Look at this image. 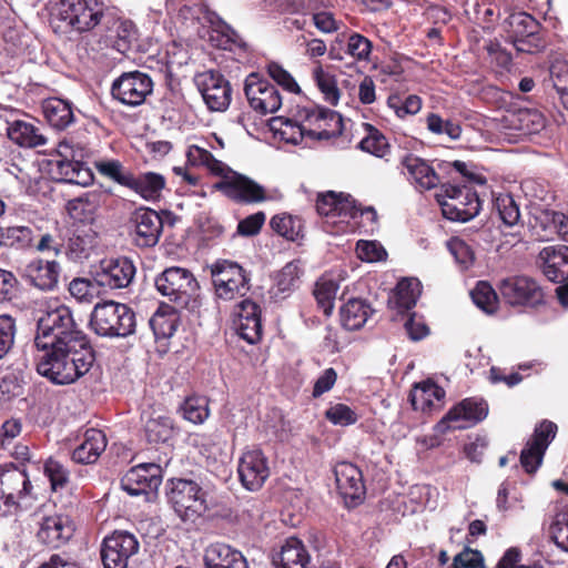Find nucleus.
Segmentation results:
<instances>
[{
	"mask_svg": "<svg viewBox=\"0 0 568 568\" xmlns=\"http://www.w3.org/2000/svg\"><path fill=\"white\" fill-rule=\"evenodd\" d=\"M162 483V468L155 463H143L130 468L121 478V488L131 496L156 491Z\"/></svg>",
	"mask_w": 568,
	"mask_h": 568,
	"instance_id": "2eb2a0df",
	"label": "nucleus"
},
{
	"mask_svg": "<svg viewBox=\"0 0 568 568\" xmlns=\"http://www.w3.org/2000/svg\"><path fill=\"white\" fill-rule=\"evenodd\" d=\"M59 271V265L54 261L34 260L26 266L24 276L36 287L51 291L58 283Z\"/></svg>",
	"mask_w": 568,
	"mask_h": 568,
	"instance_id": "c85d7f7f",
	"label": "nucleus"
},
{
	"mask_svg": "<svg viewBox=\"0 0 568 568\" xmlns=\"http://www.w3.org/2000/svg\"><path fill=\"white\" fill-rule=\"evenodd\" d=\"M484 556L477 549L465 547L457 554L449 568H483Z\"/></svg>",
	"mask_w": 568,
	"mask_h": 568,
	"instance_id": "774afa93",
	"label": "nucleus"
},
{
	"mask_svg": "<svg viewBox=\"0 0 568 568\" xmlns=\"http://www.w3.org/2000/svg\"><path fill=\"white\" fill-rule=\"evenodd\" d=\"M109 31L114 33L109 34V42L121 54H126L138 41V29L131 20L118 18Z\"/></svg>",
	"mask_w": 568,
	"mask_h": 568,
	"instance_id": "72a5a7b5",
	"label": "nucleus"
},
{
	"mask_svg": "<svg viewBox=\"0 0 568 568\" xmlns=\"http://www.w3.org/2000/svg\"><path fill=\"white\" fill-rule=\"evenodd\" d=\"M325 417L334 425L349 426L358 420V415L346 404H335L325 412Z\"/></svg>",
	"mask_w": 568,
	"mask_h": 568,
	"instance_id": "0e129e2a",
	"label": "nucleus"
},
{
	"mask_svg": "<svg viewBox=\"0 0 568 568\" xmlns=\"http://www.w3.org/2000/svg\"><path fill=\"white\" fill-rule=\"evenodd\" d=\"M474 304L484 313L493 315L498 311L499 292L497 293L487 281H479L470 291Z\"/></svg>",
	"mask_w": 568,
	"mask_h": 568,
	"instance_id": "ea45409f",
	"label": "nucleus"
},
{
	"mask_svg": "<svg viewBox=\"0 0 568 568\" xmlns=\"http://www.w3.org/2000/svg\"><path fill=\"white\" fill-rule=\"evenodd\" d=\"M165 187V178L155 172H146L135 176L132 191L141 195L144 200L155 201L161 196Z\"/></svg>",
	"mask_w": 568,
	"mask_h": 568,
	"instance_id": "4c0bfd02",
	"label": "nucleus"
},
{
	"mask_svg": "<svg viewBox=\"0 0 568 568\" xmlns=\"http://www.w3.org/2000/svg\"><path fill=\"white\" fill-rule=\"evenodd\" d=\"M236 332L248 344H256L263 336L261 306L246 298L239 304Z\"/></svg>",
	"mask_w": 568,
	"mask_h": 568,
	"instance_id": "412c9836",
	"label": "nucleus"
},
{
	"mask_svg": "<svg viewBox=\"0 0 568 568\" xmlns=\"http://www.w3.org/2000/svg\"><path fill=\"white\" fill-rule=\"evenodd\" d=\"M271 128L277 132L281 138L292 144H300L305 136V130L302 128L301 121L293 115V118L276 116L271 120Z\"/></svg>",
	"mask_w": 568,
	"mask_h": 568,
	"instance_id": "c03bdc74",
	"label": "nucleus"
},
{
	"mask_svg": "<svg viewBox=\"0 0 568 568\" xmlns=\"http://www.w3.org/2000/svg\"><path fill=\"white\" fill-rule=\"evenodd\" d=\"M34 236L33 230L26 225L6 226L2 227L1 231L3 246L16 247L18 250L31 247Z\"/></svg>",
	"mask_w": 568,
	"mask_h": 568,
	"instance_id": "de8ad7c7",
	"label": "nucleus"
},
{
	"mask_svg": "<svg viewBox=\"0 0 568 568\" xmlns=\"http://www.w3.org/2000/svg\"><path fill=\"white\" fill-rule=\"evenodd\" d=\"M244 93L250 106L261 114L274 113L282 105L278 89L255 72L246 77Z\"/></svg>",
	"mask_w": 568,
	"mask_h": 568,
	"instance_id": "ddd939ff",
	"label": "nucleus"
},
{
	"mask_svg": "<svg viewBox=\"0 0 568 568\" xmlns=\"http://www.w3.org/2000/svg\"><path fill=\"white\" fill-rule=\"evenodd\" d=\"M7 135L16 144L22 148H38L47 143V138L40 129L24 120H13L7 123Z\"/></svg>",
	"mask_w": 568,
	"mask_h": 568,
	"instance_id": "c756f323",
	"label": "nucleus"
},
{
	"mask_svg": "<svg viewBox=\"0 0 568 568\" xmlns=\"http://www.w3.org/2000/svg\"><path fill=\"white\" fill-rule=\"evenodd\" d=\"M103 282L99 280L89 281L85 278H74L69 285L70 294L80 301H91L94 296L100 297Z\"/></svg>",
	"mask_w": 568,
	"mask_h": 568,
	"instance_id": "5fc2aeb1",
	"label": "nucleus"
},
{
	"mask_svg": "<svg viewBox=\"0 0 568 568\" xmlns=\"http://www.w3.org/2000/svg\"><path fill=\"white\" fill-rule=\"evenodd\" d=\"M59 14L68 26L83 32L100 22L103 11L97 0H61Z\"/></svg>",
	"mask_w": 568,
	"mask_h": 568,
	"instance_id": "4468645a",
	"label": "nucleus"
},
{
	"mask_svg": "<svg viewBox=\"0 0 568 568\" xmlns=\"http://www.w3.org/2000/svg\"><path fill=\"white\" fill-rule=\"evenodd\" d=\"M83 150L70 141H62L57 149V155L49 161L52 176L61 182L87 186L92 183L91 170L82 163Z\"/></svg>",
	"mask_w": 568,
	"mask_h": 568,
	"instance_id": "39448f33",
	"label": "nucleus"
},
{
	"mask_svg": "<svg viewBox=\"0 0 568 568\" xmlns=\"http://www.w3.org/2000/svg\"><path fill=\"white\" fill-rule=\"evenodd\" d=\"M503 303L519 311H537L548 304V295L536 278L528 275H511L497 285Z\"/></svg>",
	"mask_w": 568,
	"mask_h": 568,
	"instance_id": "20e7f679",
	"label": "nucleus"
},
{
	"mask_svg": "<svg viewBox=\"0 0 568 568\" xmlns=\"http://www.w3.org/2000/svg\"><path fill=\"white\" fill-rule=\"evenodd\" d=\"M387 106L394 111L397 118L405 119L417 114L423 105L422 98L417 94L392 93L387 98Z\"/></svg>",
	"mask_w": 568,
	"mask_h": 568,
	"instance_id": "37998d69",
	"label": "nucleus"
},
{
	"mask_svg": "<svg viewBox=\"0 0 568 568\" xmlns=\"http://www.w3.org/2000/svg\"><path fill=\"white\" fill-rule=\"evenodd\" d=\"M270 226L273 232L287 241L297 242L304 237L303 221L296 215L285 212L275 214L270 221Z\"/></svg>",
	"mask_w": 568,
	"mask_h": 568,
	"instance_id": "e433bc0d",
	"label": "nucleus"
},
{
	"mask_svg": "<svg viewBox=\"0 0 568 568\" xmlns=\"http://www.w3.org/2000/svg\"><path fill=\"white\" fill-rule=\"evenodd\" d=\"M34 346L37 371L55 384H70L84 375L94 355L85 336L77 328L71 310L62 304L48 310L38 318Z\"/></svg>",
	"mask_w": 568,
	"mask_h": 568,
	"instance_id": "f257e3e1",
	"label": "nucleus"
},
{
	"mask_svg": "<svg viewBox=\"0 0 568 568\" xmlns=\"http://www.w3.org/2000/svg\"><path fill=\"white\" fill-rule=\"evenodd\" d=\"M418 283L409 278L400 280L395 288V304L400 311H408L416 305Z\"/></svg>",
	"mask_w": 568,
	"mask_h": 568,
	"instance_id": "3c124183",
	"label": "nucleus"
},
{
	"mask_svg": "<svg viewBox=\"0 0 568 568\" xmlns=\"http://www.w3.org/2000/svg\"><path fill=\"white\" fill-rule=\"evenodd\" d=\"M237 473L242 485L251 491H256L270 476L267 458L261 449H251L240 458Z\"/></svg>",
	"mask_w": 568,
	"mask_h": 568,
	"instance_id": "f3484780",
	"label": "nucleus"
},
{
	"mask_svg": "<svg viewBox=\"0 0 568 568\" xmlns=\"http://www.w3.org/2000/svg\"><path fill=\"white\" fill-rule=\"evenodd\" d=\"M445 390L433 381L415 384L409 392L408 399L414 410L430 412L439 407L445 397Z\"/></svg>",
	"mask_w": 568,
	"mask_h": 568,
	"instance_id": "cd10ccee",
	"label": "nucleus"
},
{
	"mask_svg": "<svg viewBox=\"0 0 568 568\" xmlns=\"http://www.w3.org/2000/svg\"><path fill=\"white\" fill-rule=\"evenodd\" d=\"M373 44L363 34L353 32L346 40V54L356 61H368L372 53Z\"/></svg>",
	"mask_w": 568,
	"mask_h": 568,
	"instance_id": "6e6d98bb",
	"label": "nucleus"
},
{
	"mask_svg": "<svg viewBox=\"0 0 568 568\" xmlns=\"http://www.w3.org/2000/svg\"><path fill=\"white\" fill-rule=\"evenodd\" d=\"M437 201L444 217L454 222H467L474 219L481 207L477 192L468 185L443 183Z\"/></svg>",
	"mask_w": 568,
	"mask_h": 568,
	"instance_id": "423d86ee",
	"label": "nucleus"
},
{
	"mask_svg": "<svg viewBox=\"0 0 568 568\" xmlns=\"http://www.w3.org/2000/svg\"><path fill=\"white\" fill-rule=\"evenodd\" d=\"M507 39L521 53L534 54L546 48L541 24L529 13H510L503 23Z\"/></svg>",
	"mask_w": 568,
	"mask_h": 568,
	"instance_id": "0eeeda50",
	"label": "nucleus"
},
{
	"mask_svg": "<svg viewBox=\"0 0 568 568\" xmlns=\"http://www.w3.org/2000/svg\"><path fill=\"white\" fill-rule=\"evenodd\" d=\"M207 21L211 27L209 34L211 44L221 50H232L239 38L236 31L215 12L209 13Z\"/></svg>",
	"mask_w": 568,
	"mask_h": 568,
	"instance_id": "f704fd0d",
	"label": "nucleus"
},
{
	"mask_svg": "<svg viewBox=\"0 0 568 568\" xmlns=\"http://www.w3.org/2000/svg\"><path fill=\"white\" fill-rule=\"evenodd\" d=\"M551 538L555 544L568 552V509H564L556 514L550 526Z\"/></svg>",
	"mask_w": 568,
	"mask_h": 568,
	"instance_id": "052dcab7",
	"label": "nucleus"
},
{
	"mask_svg": "<svg viewBox=\"0 0 568 568\" xmlns=\"http://www.w3.org/2000/svg\"><path fill=\"white\" fill-rule=\"evenodd\" d=\"M213 187L237 204H258L268 199L263 185L234 171H231L230 175H224L223 179L214 183Z\"/></svg>",
	"mask_w": 568,
	"mask_h": 568,
	"instance_id": "9d476101",
	"label": "nucleus"
},
{
	"mask_svg": "<svg viewBox=\"0 0 568 568\" xmlns=\"http://www.w3.org/2000/svg\"><path fill=\"white\" fill-rule=\"evenodd\" d=\"M209 404L210 400L206 396L191 395L184 399L180 406V412L183 418L190 423L203 424L210 416Z\"/></svg>",
	"mask_w": 568,
	"mask_h": 568,
	"instance_id": "79ce46f5",
	"label": "nucleus"
},
{
	"mask_svg": "<svg viewBox=\"0 0 568 568\" xmlns=\"http://www.w3.org/2000/svg\"><path fill=\"white\" fill-rule=\"evenodd\" d=\"M427 129L434 134H447L452 140H457L462 134V126L450 120H443L437 113L426 116Z\"/></svg>",
	"mask_w": 568,
	"mask_h": 568,
	"instance_id": "4d7b16f0",
	"label": "nucleus"
},
{
	"mask_svg": "<svg viewBox=\"0 0 568 568\" xmlns=\"http://www.w3.org/2000/svg\"><path fill=\"white\" fill-rule=\"evenodd\" d=\"M400 165L410 183L420 191H428L442 184L439 174L425 159L407 153L400 159Z\"/></svg>",
	"mask_w": 568,
	"mask_h": 568,
	"instance_id": "aec40b11",
	"label": "nucleus"
},
{
	"mask_svg": "<svg viewBox=\"0 0 568 568\" xmlns=\"http://www.w3.org/2000/svg\"><path fill=\"white\" fill-rule=\"evenodd\" d=\"M139 541L128 531L109 536V568H128L129 558L138 552Z\"/></svg>",
	"mask_w": 568,
	"mask_h": 568,
	"instance_id": "393cba45",
	"label": "nucleus"
},
{
	"mask_svg": "<svg viewBox=\"0 0 568 568\" xmlns=\"http://www.w3.org/2000/svg\"><path fill=\"white\" fill-rule=\"evenodd\" d=\"M363 128L366 135L359 142V149L377 158H385L390 152L387 138L371 123H363Z\"/></svg>",
	"mask_w": 568,
	"mask_h": 568,
	"instance_id": "58836bf2",
	"label": "nucleus"
},
{
	"mask_svg": "<svg viewBox=\"0 0 568 568\" xmlns=\"http://www.w3.org/2000/svg\"><path fill=\"white\" fill-rule=\"evenodd\" d=\"M215 294L224 301L245 296L251 290L248 272L239 263L217 260L210 267Z\"/></svg>",
	"mask_w": 568,
	"mask_h": 568,
	"instance_id": "6e6552de",
	"label": "nucleus"
},
{
	"mask_svg": "<svg viewBox=\"0 0 568 568\" xmlns=\"http://www.w3.org/2000/svg\"><path fill=\"white\" fill-rule=\"evenodd\" d=\"M324 106L315 104L297 105L294 116L301 121L303 130H305L307 138L312 139L318 120L323 114Z\"/></svg>",
	"mask_w": 568,
	"mask_h": 568,
	"instance_id": "603ef678",
	"label": "nucleus"
},
{
	"mask_svg": "<svg viewBox=\"0 0 568 568\" xmlns=\"http://www.w3.org/2000/svg\"><path fill=\"white\" fill-rule=\"evenodd\" d=\"M180 307L161 302L149 321L156 341L166 339L174 335L180 324Z\"/></svg>",
	"mask_w": 568,
	"mask_h": 568,
	"instance_id": "a878e982",
	"label": "nucleus"
},
{
	"mask_svg": "<svg viewBox=\"0 0 568 568\" xmlns=\"http://www.w3.org/2000/svg\"><path fill=\"white\" fill-rule=\"evenodd\" d=\"M159 294L189 313L197 314L202 306L200 285L193 273L184 267L170 266L154 278Z\"/></svg>",
	"mask_w": 568,
	"mask_h": 568,
	"instance_id": "f03ea898",
	"label": "nucleus"
},
{
	"mask_svg": "<svg viewBox=\"0 0 568 568\" xmlns=\"http://www.w3.org/2000/svg\"><path fill=\"white\" fill-rule=\"evenodd\" d=\"M556 434L557 425L554 422L545 419L536 426L531 438L527 443L546 453Z\"/></svg>",
	"mask_w": 568,
	"mask_h": 568,
	"instance_id": "13d9d810",
	"label": "nucleus"
},
{
	"mask_svg": "<svg viewBox=\"0 0 568 568\" xmlns=\"http://www.w3.org/2000/svg\"><path fill=\"white\" fill-rule=\"evenodd\" d=\"M313 79L318 90L322 92L324 100L332 105H336L339 101L341 92L335 77L324 71L320 64L313 70Z\"/></svg>",
	"mask_w": 568,
	"mask_h": 568,
	"instance_id": "8fccbe9b",
	"label": "nucleus"
},
{
	"mask_svg": "<svg viewBox=\"0 0 568 568\" xmlns=\"http://www.w3.org/2000/svg\"><path fill=\"white\" fill-rule=\"evenodd\" d=\"M194 81L209 110L223 112L230 106L232 87L220 71H204Z\"/></svg>",
	"mask_w": 568,
	"mask_h": 568,
	"instance_id": "f8f14e48",
	"label": "nucleus"
},
{
	"mask_svg": "<svg viewBox=\"0 0 568 568\" xmlns=\"http://www.w3.org/2000/svg\"><path fill=\"white\" fill-rule=\"evenodd\" d=\"M336 487L345 504L358 505L366 493L362 470L353 463L341 462L334 467Z\"/></svg>",
	"mask_w": 568,
	"mask_h": 568,
	"instance_id": "dca6fc26",
	"label": "nucleus"
},
{
	"mask_svg": "<svg viewBox=\"0 0 568 568\" xmlns=\"http://www.w3.org/2000/svg\"><path fill=\"white\" fill-rule=\"evenodd\" d=\"M356 254L358 258L365 262H379L386 258L387 252L376 241L361 240L356 244Z\"/></svg>",
	"mask_w": 568,
	"mask_h": 568,
	"instance_id": "69168bd1",
	"label": "nucleus"
},
{
	"mask_svg": "<svg viewBox=\"0 0 568 568\" xmlns=\"http://www.w3.org/2000/svg\"><path fill=\"white\" fill-rule=\"evenodd\" d=\"M44 474L49 478L53 490L63 488L69 480V471L60 462L52 458L45 462Z\"/></svg>",
	"mask_w": 568,
	"mask_h": 568,
	"instance_id": "338daca9",
	"label": "nucleus"
},
{
	"mask_svg": "<svg viewBox=\"0 0 568 568\" xmlns=\"http://www.w3.org/2000/svg\"><path fill=\"white\" fill-rule=\"evenodd\" d=\"M488 415V404L475 397L464 398L454 405L436 424L435 430L446 434L450 430H463L483 422Z\"/></svg>",
	"mask_w": 568,
	"mask_h": 568,
	"instance_id": "1a4fd4ad",
	"label": "nucleus"
},
{
	"mask_svg": "<svg viewBox=\"0 0 568 568\" xmlns=\"http://www.w3.org/2000/svg\"><path fill=\"white\" fill-rule=\"evenodd\" d=\"M338 287V283L332 278L321 277L316 282L314 296L318 307L326 316H329L333 312Z\"/></svg>",
	"mask_w": 568,
	"mask_h": 568,
	"instance_id": "09e8293b",
	"label": "nucleus"
},
{
	"mask_svg": "<svg viewBox=\"0 0 568 568\" xmlns=\"http://www.w3.org/2000/svg\"><path fill=\"white\" fill-rule=\"evenodd\" d=\"M135 275V266L128 257H119L109 264V288L128 287Z\"/></svg>",
	"mask_w": 568,
	"mask_h": 568,
	"instance_id": "a19ab883",
	"label": "nucleus"
},
{
	"mask_svg": "<svg viewBox=\"0 0 568 568\" xmlns=\"http://www.w3.org/2000/svg\"><path fill=\"white\" fill-rule=\"evenodd\" d=\"M493 205L499 219L506 226H514L520 220L519 206L509 193H498L493 196Z\"/></svg>",
	"mask_w": 568,
	"mask_h": 568,
	"instance_id": "49530a36",
	"label": "nucleus"
},
{
	"mask_svg": "<svg viewBox=\"0 0 568 568\" xmlns=\"http://www.w3.org/2000/svg\"><path fill=\"white\" fill-rule=\"evenodd\" d=\"M152 91L151 77L139 70L123 72L112 82L110 89L113 100L129 106L141 105Z\"/></svg>",
	"mask_w": 568,
	"mask_h": 568,
	"instance_id": "9b49d317",
	"label": "nucleus"
},
{
	"mask_svg": "<svg viewBox=\"0 0 568 568\" xmlns=\"http://www.w3.org/2000/svg\"><path fill=\"white\" fill-rule=\"evenodd\" d=\"M371 304L362 298H351L339 310L342 326L347 331L362 328L372 315Z\"/></svg>",
	"mask_w": 568,
	"mask_h": 568,
	"instance_id": "473e14b6",
	"label": "nucleus"
},
{
	"mask_svg": "<svg viewBox=\"0 0 568 568\" xmlns=\"http://www.w3.org/2000/svg\"><path fill=\"white\" fill-rule=\"evenodd\" d=\"M42 111L51 126L63 130L73 122L74 115L71 104L59 98H51L43 102Z\"/></svg>",
	"mask_w": 568,
	"mask_h": 568,
	"instance_id": "c9c22d12",
	"label": "nucleus"
},
{
	"mask_svg": "<svg viewBox=\"0 0 568 568\" xmlns=\"http://www.w3.org/2000/svg\"><path fill=\"white\" fill-rule=\"evenodd\" d=\"M544 275L552 283H561L568 277V246L551 245L539 253Z\"/></svg>",
	"mask_w": 568,
	"mask_h": 568,
	"instance_id": "b1692460",
	"label": "nucleus"
},
{
	"mask_svg": "<svg viewBox=\"0 0 568 568\" xmlns=\"http://www.w3.org/2000/svg\"><path fill=\"white\" fill-rule=\"evenodd\" d=\"M145 436L150 444L165 443L173 436V425L169 417L152 419L145 426Z\"/></svg>",
	"mask_w": 568,
	"mask_h": 568,
	"instance_id": "864d4df0",
	"label": "nucleus"
},
{
	"mask_svg": "<svg viewBox=\"0 0 568 568\" xmlns=\"http://www.w3.org/2000/svg\"><path fill=\"white\" fill-rule=\"evenodd\" d=\"M135 243L140 247L154 246L160 239L163 221L152 209H140L134 214Z\"/></svg>",
	"mask_w": 568,
	"mask_h": 568,
	"instance_id": "4be33fe9",
	"label": "nucleus"
},
{
	"mask_svg": "<svg viewBox=\"0 0 568 568\" xmlns=\"http://www.w3.org/2000/svg\"><path fill=\"white\" fill-rule=\"evenodd\" d=\"M168 503L183 521L194 523L202 517L207 506V493L194 479L173 477L165 483Z\"/></svg>",
	"mask_w": 568,
	"mask_h": 568,
	"instance_id": "7ed1b4c3",
	"label": "nucleus"
},
{
	"mask_svg": "<svg viewBox=\"0 0 568 568\" xmlns=\"http://www.w3.org/2000/svg\"><path fill=\"white\" fill-rule=\"evenodd\" d=\"M311 556L301 539L288 537L281 550L273 556V564L280 568H307Z\"/></svg>",
	"mask_w": 568,
	"mask_h": 568,
	"instance_id": "bb28decb",
	"label": "nucleus"
},
{
	"mask_svg": "<svg viewBox=\"0 0 568 568\" xmlns=\"http://www.w3.org/2000/svg\"><path fill=\"white\" fill-rule=\"evenodd\" d=\"M16 332L17 326L14 318L10 315H0V359L12 348Z\"/></svg>",
	"mask_w": 568,
	"mask_h": 568,
	"instance_id": "e2e57ef3",
	"label": "nucleus"
},
{
	"mask_svg": "<svg viewBox=\"0 0 568 568\" xmlns=\"http://www.w3.org/2000/svg\"><path fill=\"white\" fill-rule=\"evenodd\" d=\"M316 211L325 217H338V223H345L347 219H356L363 215L351 195L328 191L320 194L316 200Z\"/></svg>",
	"mask_w": 568,
	"mask_h": 568,
	"instance_id": "6ab92c4d",
	"label": "nucleus"
},
{
	"mask_svg": "<svg viewBox=\"0 0 568 568\" xmlns=\"http://www.w3.org/2000/svg\"><path fill=\"white\" fill-rule=\"evenodd\" d=\"M447 247L450 254L455 257L456 262L464 268H468L473 265L475 253L470 245H468L464 240L454 236L448 240Z\"/></svg>",
	"mask_w": 568,
	"mask_h": 568,
	"instance_id": "bf43d9fd",
	"label": "nucleus"
},
{
	"mask_svg": "<svg viewBox=\"0 0 568 568\" xmlns=\"http://www.w3.org/2000/svg\"><path fill=\"white\" fill-rule=\"evenodd\" d=\"M267 74L285 91L300 93L301 89L292 74L277 62H270L266 67Z\"/></svg>",
	"mask_w": 568,
	"mask_h": 568,
	"instance_id": "680f3d73",
	"label": "nucleus"
},
{
	"mask_svg": "<svg viewBox=\"0 0 568 568\" xmlns=\"http://www.w3.org/2000/svg\"><path fill=\"white\" fill-rule=\"evenodd\" d=\"M343 132L342 115L331 109L325 108L318 120L312 140H329L341 135Z\"/></svg>",
	"mask_w": 568,
	"mask_h": 568,
	"instance_id": "a18cd8bd",
	"label": "nucleus"
},
{
	"mask_svg": "<svg viewBox=\"0 0 568 568\" xmlns=\"http://www.w3.org/2000/svg\"><path fill=\"white\" fill-rule=\"evenodd\" d=\"M112 314L109 317V337H126L135 332V313L126 304L109 300Z\"/></svg>",
	"mask_w": 568,
	"mask_h": 568,
	"instance_id": "7c9ffc66",
	"label": "nucleus"
},
{
	"mask_svg": "<svg viewBox=\"0 0 568 568\" xmlns=\"http://www.w3.org/2000/svg\"><path fill=\"white\" fill-rule=\"evenodd\" d=\"M75 531V525L69 515L54 514L39 521L37 538L52 548L67 544Z\"/></svg>",
	"mask_w": 568,
	"mask_h": 568,
	"instance_id": "a211bd4d",
	"label": "nucleus"
},
{
	"mask_svg": "<svg viewBox=\"0 0 568 568\" xmlns=\"http://www.w3.org/2000/svg\"><path fill=\"white\" fill-rule=\"evenodd\" d=\"M106 448V436L100 429H88L84 440L72 453V459L78 464H92L98 460Z\"/></svg>",
	"mask_w": 568,
	"mask_h": 568,
	"instance_id": "2f4dec72",
	"label": "nucleus"
},
{
	"mask_svg": "<svg viewBox=\"0 0 568 568\" xmlns=\"http://www.w3.org/2000/svg\"><path fill=\"white\" fill-rule=\"evenodd\" d=\"M205 568H250L244 555L225 542H213L204 549Z\"/></svg>",
	"mask_w": 568,
	"mask_h": 568,
	"instance_id": "5701e85b",
	"label": "nucleus"
}]
</instances>
